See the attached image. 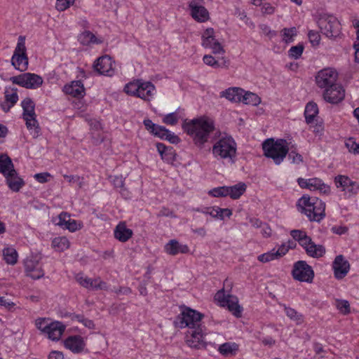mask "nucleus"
Instances as JSON below:
<instances>
[{"label":"nucleus","mask_w":359,"mask_h":359,"mask_svg":"<svg viewBox=\"0 0 359 359\" xmlns=\"http://www.w3.org/2000/svg\"><path fill=\"white\" fill-rule=\"evenodd\" d=\"M335 306L337 309L344 315H347L351 312L349 302L344 299H337Z\"/></svg>","instance_id":"a18cd8bd"},{"label":"nucleus","mask_w":359,"mask_h":359,"mask_svg":"<svg viewBox=\"0 0 359 359\" xmlns=\"http://www.w3.org/2000/svg\"><path fill=\"white\" fill-rule=\"evenodd\" d=\"M76 281L83 287L93 290L94 279L84 276L83 273H78L75 277Z\"/></svg>","instance_id":"79ce46f5"},{"label":"nucleus","mask_w":359,"mask_h":359,"mask_svg":"<svg viewBox=\"0 0 359 359\" xmlns=\"http://www.w3.org/2000/svg\"><path fill=\"white\" fill-rule=\"evenodd\" d=\"M165 250L170 255H176L178 253H187L189 249L187 245L180 244L177 240L172 239L165 245Z\"/></svg>","instance_id":"393cba45"},{"label":"nucleus","mask_w":359,"mask_h":359,"mask_svg":"<svg viewBox=\"0 0 359 359\" xmlns=\"http://www.w3.org/2000/svg\"><path fill=\"white\" fill-rule=\"evenodd\" d=\"M183 130L193 138L194 144L200 149L208 141L210 135L215 130L213 120L206 116H201L182 124Z\"/></svg>","instance_id":"f03ea898"},{"label":"nucleus","mask_w":359,"mask_h":359,"mask_svg":"<svg viewBox=\"0 0 359 359\" xmlns=\"http://www.w3.org/2000/svg\"><path fill=\"white\" fill-rule=\"evenodd\" d=\"M290 235L293 239L299 243V244L306 250V248L313 242L311 238L309 236L306 231L303 230L294 229L290 231Z\"/></svg>","instance_id":"a878e982"},{"label":"nucleus","mask_w":359,"mask_h":359,"mask_svg":"<svg viewBox=\"0 0 359 359\" xmlns=\"http://www.w3.org/2000/svg\"><path fill=\"white\" fill-rule=\"evenodd\" d=\"M110 182L113 184L115 188H120L122 195H125L124 180L122 176H110Z\"/></svg>","instance_id":"8fccbe9b"},{"label":"nucleus","mask_w":359,"mask_h":359,"mask_svg":"<svg viewBox=\"0 0 359 359\" xmlns=\"http://www.w3.org/2000/svg\"><path fill=\"white\" fill-rule=\"evenodd\" d=\"M238 346L236 343L226 342L219 346L218 351L224 356L236 355Z\"/></svg>","instance_id":"72a5a7b5"},{"label":"nucleus","mask_w":359,"mask_h":359,"mask_svg":"<svg viewBox=\"0 0 359 359\" xmlns=\"http://www.w3.org/2000/svg\"><path fill=\"white\" fill-rule=\"evenodd\" d=\"M208 194L212 197H225L228 196L226 186L218 187L208 191Z\"/></svg>","instance_id":"49530a36"},{"label":"nucleus","mask_w":359,"mask_h":359,"mask_svg":"<svg viewBox=\"0 0 359 359\" xmlns=\"http://www.w3.org/2000/svg\"><path fill=\"white\" fill-rule=\"evenodd\" d=\"M237 145L231 136L221 137L215 142L212 148L213 156L217 160L234 163L236 157Z\"/></svg>","instance_id":"20e7f679"},{"label":"nucleus","mask_w":359,"mask_h":359,"mask_svg":"<svg viewBox=\"0 0 359 359\" xmlns=\"http://www.w3.org/2000/svg\"><path fill=\"white\" fill-rule=\"evenodd\" d=\"M243 90L240 88H229L221 93V96L234 102H241V97Z\"/></svg>","instance_id":"c85d7f7f"},{"label":"nucleus","mask_w":359,"mask_h":359,"mask_svg":"<svg viewBox=\"0 0 359 359\" xmlns=\"http://www.w3.org/2000/svg\"><path fill=\"white\" fill-rule=\"evenodd\" d=\"M25 269L27 276L32 279H39L44 276L41 264L33 257L26 259L25 261Z\"/></svg>","instance_id":"f3484780"},{"label":"nucleus","mask_w":359,"mask_h":359,"mask_svg":"<svg viewBox=\"0 0 359 359\" xmlns=\"http://www.w3.org/2000/svg\"><path fill=\"white\" fill-rule=\"evenodd\" d=\"M345 145L346 148L348 149L349 152L353 153L354 154H359V143H356L353 139H349L345 142Z\"/></svg>","instance_id":"6e6d98bb"},{"label":"nucleus","mask_w":359,"mask_h":359,"mask_svg":"<svg viewBox=\"0 0 359 359\" xmlns=\"http://www.w3.org/2000/svg\"><path fill=\"white\" fill-rule=\"evenodd\" d=\"M156 148H157L158 151L161 154L162 158H165V156H167L172 155V148L170 147V149H168L163 143H157Z\"/></svg>","instance_id":"5fc2aeb1"},{"label":"nucleus","mask_w":359,"mask_h":359,"mask_svg":"<svg viewBox=\"0 0 359 359\" xmlns=\"http://www.w3.org/2000/svg\"><path fill=\"white\" fill-rule=\"evenodd\" d=\"M13 168H14V165L11 158L6 154H1L0 156V173L5 177Z\"/></svg>","instance_id":"f704fd0d"},{"label":"nucleus","mask_w":359,"mask_h":359,"mask_svg":"<svg viewBox=\"0 0 359 359\" xmlns=\"http://www.w3.org/2000/svg\"><path fill=\"white\" fill-rule=\"evenodd\" d=\"M292 274L294 279L302 282L311 283L314 277L311 266L303 260L297 261L294 264Z\"/></svg>","instance_id":"9b49d317"},{"label":"nucleus","mask_w":359,"mask_h":359,"mask_svg":"<svg viewBox=\"0 0 359 359\" xmlns=\"http://www.w3.org/2000/svg\"><path fill=\"white\" fill-rule=\"evenodd\" d=\"M65 348L69 349L74 353H79L83 351L86 344L83 339L80 335L69 336L64 341Z\"/></svg>","instance_id":"aec40b11"},{"label":"nucleus","mask_w":359,"mask_h":359,"mask_svg":"<svg viewBox=\"0 0 359 359\" xmlns=\"http://www.w3.org/2000/svg\"><path fill=\"white\" fill-rule=\"evenodd\" d=\"M65 330V327L62 323L55 321L49 324V326L45 332L48 337L53 341H57L61 337Z\"/></svg>","instance_id":"5701e85b"},{"label":"nucleus","mask_w":359,"mask_h":359,"mask_svg":"<svg viewBox=\"0 0 359 359\" xmlns=\"http://www.w3.org/2000/svg\"><path fill=\"white\" fill-rule=\"evenodd\" d=\"M201 45L205 48H210L215 55L223 54L225 50L221 43L215 37L213 28H207L201 36Z\"/></svg>","instance_id":"f8f14e48"},{"label":"nucleus","mask_w":359,"mask_h":359,"mask_svg":"<svg viewBox=\"0 0 359 359\" xmlns=\"http://www.w3.org/2000/svg\"><path fill=\"white\" fill-rule=\"evenodd\" d=\"M6 183L8 187L13 191H18L25 184L23 180L20 177L15 170L13 168L6 176Z\"/></svg>","instance_id":"4be33fe9"},{"label":"nucleus","mask_w":359,"mask_h":359,"mask_svg":"<svg viewBox=\"0 0 359 359\" xmlns=\"http://www.w3.org/2000/svg\"><path fill=\"white\" fill-rule=\"evenodd\" d=\"M12 65L20 72H25L28 68V57L26 54L25 37L20 36L11 58Z\"/></svg>","instance_id":"6e6552de"},{"label":"nucleus","mask_w":359,"mask_h":359,"mask_svg":"<svg viewBox=\"0 0 359 359\" xmlns=\"http://www.w3.org/2000/svg\"><path fill=\"white\" fill-rule=\"evenodd\" d=\"M143 123L145 126V128L151 134L154 132V130L157 127L158 125L154 123L150 119H145L143 121Z\"/></svg>","instance_id":"774afa93"},{"label":"nucleus","mask_w":359,"mask_h":359,"mask_svg":"<svg viewBox=\"0 0 359 359\" xmlns=\"http://www.w3.org/2000/svg\"><path fill=\"white\" fill-rule=\"evenodd\" d=\"M163 121L165 124L174 126L178 121L177 115L175 112L170 113L164 116Z\"/></svg>","instance_id":"4d7b16f0"},{"label":"nucleus","mask_w":359,"mask_h":359,"mask_svg":"<svg viewBox=\"0 0 359 359\" xmlns=\"http://www.w3.org/2000/svg\"><path fill=\"white\" fill-rule=\"evenodd\" d=\"M155 87L151 82L140 80L137 97L148 100L154 95Z\"/></svg>","instance_id":"bb28decb"},{"label":"nucleus","mask_w":359,"mask_h":359,"mask_svg":"<svg viewBox=\"0 0 359 359\" xmlns=\"http://www.w3.org/2000/svg\"><path fill=\"white\" fill-rule=\"evenodd\" d=\"M79 41L83 45H89L90 43H100L101 41L97 40L95 36L89 31L83 32L79 38Z\"/></svg>","instance_id":"4c0bfd02"},{"label":"nucleus","mask_w":359,"mask_h":359,"mask_svg":"<svg viewBox=\"0 0 359 359\" xmlns=\"http://www.w3.org/2000/svg\"><path fill=\"white\" fill-rule=\"evenodd\" d=\"M304 48V47L303 44L300 43L297 46H292L288 50L289 57L295 60L299 58L302 55Z\"/></svg>","instance_id":"de8ad7c7"},{"label":"nucleus","mask_w":359,"mask_h":359,"mask_svg":"<svg viewBox=\"0 0 359 359\" xmlns=\"http://www.w3.org/2000/svg\"><path fill=\"white\" fill-rule=\"evenodd\" d=\"M21 106L23 109L22 116L26 121L27 128L30 131L31 135L36 138L40 134V128L36 119L35 104L30 97H26L22 101Z\"/></svg>","instance_id":"423d86ee"},{"label":"nucleus","mask_w":359,"mask_h":359,"mask_svg":"<svg viewBox=\"0 0 359 359\" xmlns=\"http://www.w3.org/2000/svg\"><path fill=\"white\" fill-rule=\"evenodd\" d=\"M345 93L343 87L339 84H334L325 89L323 97L324 99L330 103L336 104L344 98Z\"/></svg>","instance_id":"a211bd4d"},{"label":"nucleus","mask_w":359,"mask_h":359,"mask_svg":"<svg viewBox=\"0 0 359 359\" xmlns=\"http://www.w3.org/2000/svg\"><path fill=\"white\" fill-rule=\"evenodd\" d=\"M290 151H288V158L292 160V163L299 164L303 162V157L301 154L297 153L294 148V146H289Z\"/></svg>","instance_id":"09e8293b"},{"label":"nucleus","mask_w":359,"mask_h":359,"mask_svg":"<svg viewBox=\"0 0 359 359\" xmlns=\"http://www.w3.org/2000/svg\"><path fill=\"white\" fill-rule=\"evenodd\" d=\"M93 290H107V285L105 282L102 281L100 278L94 279Z\"/></svg>","instance_id":"0e129e2a"},{"label":"nucleus","mask_w":359,"mask_h":359,"mask_svg":"<svg viewBox=\"0 0 359 359\" xmlns=\"http://www.w3.org/2000/svg\"><path fill=\"white\" fill-rule=\"evenodd\" d=\"M264 155L273 159L276 165L280 164L286 157L290 148L285 140L279 139L275 141L272 138L266 140L262 143Z\"/></svg>","instance_id":"39448f33"},{"label":"nucleus","mask_w":359,"mask_h":359,"mask_svg":"<svg viewBox=\"0 0 359 359\" xmlns=\"http://www.w3.org/2000/svg\"><path fill=\"white\" fill-rule=\"evenodd\" d=\"M75 0H57L55 8L59 11H64L74 4Z\"/></svg>","instance_id":"864d4df0"},{"label":"nucleus","mask_w":359,"mask_h":359,"mask_svg":"<svg viewBox=\"0 0 359 359\" xmlns=\"http://www.w3.org/2000/svg\"><path fill=\"white\" fill-rule=\"evenodd\" d=\"M215 299L220 303L222 306H226L236 317L241 316L243 308L239 305L237 297L231 295L229 292L226 293L223 288L215 294Z\"/></svg>","instance_id":"1a4fd4ad"},{"label":"nucleus","mask_w":359,"mask_h":359,"mask_svg":"<svg viewBox=\"0 0 359 359\" xmlns=\"http://www.w3.org/2000/svg\"><path fill=\"white\" fill-rule=\"evenodd\" d=\"M140 79H137L127 83L124 87V91L128 95L137 97L138 90L140 89Z\"/></svg>","instance_id":"37998d69"},{"label":"nucleus","mask_w":359,"mask_h":359,"mask_svg":"<svg viewBox=\"0 0 359 359\" xmlns=\"http://www.w3.org/2000/svg\"><path fill=\"white\" fill-rule=\"evenodd\" d=\"M259 28L262 32L266 36H269L270 39L276 36V32L271 30L270 27L266 25L262 24L259 25Z\"/></svg>","instance_id":"680f3d73"},{"label":"nucleus","mask_w":359,"mask_h":359,"mask_svg":"<svg viewBox=\"0 0 359 359\" xmlns=\"http://www.w3.org/2000/svg\"><path fill=\"white\" fill-rule=\"evenodd\" d=\"M217 212H218V219H224V215H225L227 217H230L232 215L231 210L229 208H221L217 207Z\"/></svg>","instance_id":"69168bd1"},{"label":"nucleus","mask_w":359,"mask_h":359,"mask_svg":"<svg viewBox=\"0 0 359 359\" xmlns=\"http://www.w3.org/2000/svg\"><path fill=\"white\" fill-rule=\"evenodd\" d=\"M152 134L161 139H165L166 134H168V130L163 126L158 125Z\"/></svg>","instance_id":"052dcab7"},{"label":"nucleus","mask_w":359,"mask_h":359,"mask_svg":"<svg viewBox=\"0 0 359 359\" xmlns=\"http://www.w3.org/2000/svg\"><path fill=\"white\" fill-rule=\"evenodd\" d=\"M285 312L288 318L295 321L297 324L303 322V316L292 308L285 306Z\"/></svg>","instance_id":"c03bdc74"},{"label":"nucleus","mask_w":359,"mask_h":359,"mask_svg":"<svg viewBox=\"0 0 359 359\" xmlns=\"http://www.w3.org/2000/svg\"><path fill=\"white\" fill-rule=\"evenodd\" d=\"M257 259L259 262L264 263L269 262L274 259H278L275 254V248L269 252L259 255Z\"/></svg>","instance_id":"3c124183"},{"label":"nucleus","mask_w":359,"mask_h":359,"mask_svg":"<svg viewBox=\"0 0 359 359\" xmlns=\"http://www.w3.org/2000/svg\"><path fill=\"white\" fill-rule=\"evenodd\" d=\"M50 323L46 318H38L35 323L36 327L43 333L46 332Z\"/></svg>","instance_id":"bf43d9fd"},{"label":"nucleus","mask_w":359,"mask_h":359,"mask_svg":"<svg viewBox=\"0 0 359 359\" xmlns=\"http://www.w3.org/2000/svg\"><path fill=\"white\" fill-rule=\"evenodd\" d=\"M3 255L6 262L8 264H15L18 259V253L13 248H7L4 249Z\"/></svg>","instance_id":"ea45409f"},{"label":"nucleus","mask_w":359,"mask_h":359,"mask_svg":"<svg viewBox=\"0 0 359 359\" xmlns=\"http://www.w3.org/2000/svg\"><path fill=\"white\" fill-rule=\"evenodd\" d=\"M318 25L321 32L328 38H336L341 33V25L337 18L332 15H321Z\"/></svg>","instance_id":"0eeeda50"},{"label":"nucleus","mask_w":359,"mask_h":359,"mask_svg":"<svg viewBox=\"0 0 359 359\" xmlns=\"http://www.w3.org/2000/svg\"><path fill=\"white\" fill-rule=\"evenodd\" d=\"M305 251L306 255L311 257L320 258L325 255V248L322 245H316L314 242H312Z\"/></svg>","instance_id":"c756f323"},{"label":"nucleus","mask_w":359,"mask_h":359,"mask_svg":"<svg viewBox=\"0 0 359 359\" xmlns=\"http://www.w3.org/2000/svg\"><path fill=\"white\" fill-rule=\"evenodd\" d=\"M13 92L10 93L8 90L5 91V101L14 105L18 100L17 89H13Z\"/></svg>","instance_id":"603ef678"},{"label":"nucleus","mask_w":359,"mask_h":359,"mask_svg":"<svg viewBox=\"0 0 359 359\" xmlns=\"http://www.w3.org/2000/svg\"><path fill=\"white\" fill-rule=\"evenodd\" d=\"M289 249L288 247L285 244H282L278 250L275 249V254L278 259L280 258L283 255H285Z\"/></svg>","instance_id":"338daca9"},{"label":"nucleus","mask_w":359,"mask_h":359,"mask_svg":"<svg viewBox=\"0 0 359 359\" xmlns=\"http://www.w3.org/2000/svg\"><path fill=\"white\" fill-rule=\"evenodd\" d=\"M338 74L332 68H325L318 72L316 76L317 86L320 88H328L336 84Z\"/></svg>","instance_id":"4468645a"},{"label":"nucleus","mask_w":359,"mask_h":359,"mask_svg":"<svg viewBox=\"0 0 359 359\" xmlns=\"http://www.w3.org/2000/svg\"><path fill=\"white\" fill-rule=\"evenodd\" d=\"M133 236V231L128 229L124 224H118L114 230V236L121 242H126Z\"/></svg>","instance_id":"cd10ccee"},{"label":"nucleus","mask_w":359,"mask_h":359,"mask_svg":"<svg viewBox=\"0 0 359 359\" xmlns=\"http://www.w3.org/2000/svg\"><path fill=\"white\" fill-rule=\"evenodd\" d=\"M56 225L63 229H67L71 232H74L82 227V224L70 218V215L67 212H62L57 218L53 219Z\"/></svg>","instance_id":"2eb2a0df"},{"label":"nucleus","mask_w":359,"mask_h":359,"mask_svg":"<svg viewBox=\"0 0 359 359\" xmlns=\"http://www.w3.org/2000/svg\"><path fill=\"white\" fill-rule=\"evenodd\" d=\"M241 102L245 104L257 106L261 102L260 97L255 93L251 92L242 93Z\"/></svg>","instance_id":"c9c22d12"},{"label":"nucleus","mask_w":359,"mask_h":359,"mask_svg":"<svg viewBox=\"0 0 359 359\" xmlns=\"http://www.w3.org/2000/svg\"><path fill=\"white\" fill-rule=\"evenodd\" d=\"M203 214L208 215L213 218L218 219L217 207H203Z\"/></svg>","instance_id":"e2e57ef3"},{"label":"nucleus","mask_w":359,"mask_h":359,"mask_svg":"<svg viewBox=\"0 0 359 359\" xmlns=\"http://www.w3.org/2000/svg\"><path fill=\"white\" fill-rule=\"evenodd\" d=\"M10 81L28 89H36L43 84V79L39 75L33 73H24L18 76H12Z\"/></svg>","instance_id":"9d476101"},{"label":"nucleus","mask_w":359,"mask_h":359,"mask_svg":"<svg viewBox=\"0 0 359 359\" xmlns=\"http://www.w3.org/2000/svg\"><path fill=\"white\" fill-rule=\"evenodd\" d=\"M308 37L312 46H316L320 43V36L318 32L313 30L309 31Z\"/></svg>","instance_id":"13d9d810"},{"label":"nucleus","mask_w":359,"mask_h":359,"mask_svg":"<svg viewBox=\"0 0 359 359\" xmlns=\"http://www.w3.org/2000/svg\"><path fill=\"white\" fill-rule=\"evenodd\" d=\"M63 91L76 97H81L85 94V88L81 81H74L71 84L65 85Z\"/></svg>","instance_id":"b1692460"},{"label":"nucleus","mask_w":359,"mask_h":359,"mask_svg":"<svg viewBox=\"0 0 359 359\" xmlns=\"http://www.w3.org/2000/svg\"><path fill=\"white\" fill-rule=\"evenodd\" d=\"M282 40L285 43H290L294 41V36L297 35V29L293 27L291 28H284L280 32Z\"/></svg>","instance_id":"a19ab883"},{"label":"nucleus","mask_w":359,"mask_h":359,"mask_svg":"<svg viewBox=\"0 0 359 359\" xmlns=\"http://www.w3.org/2000/svg\"><path fill=\"white\" fill-rule=\"evenodd\" d=\"M52 246L55 250L62 252L69 248V242L65 236L56 237L52 241Z\"/></svg>","instance_id":"e433bc0d"},{"label":"nucleus","mask_w":359,"mask_h":359,"mask_svg":"<svg viewBox=\"0 0 359 359\" xmlns=\"http://www.w3.org/2000/svg\"><path fill=\"white\" fill-rule=\"evenodd\" d=\"M318 114V105L313 102H309L305 108L304 116L307 123H311Z\"/></svg>","instance_id":"473e14b6"},{"label":"nucleus","mask_w":359,"mask_h":359,"mask_svg":"<svg viewBox=\"0 0 359 359\" xmlns=\"http://www.w3.org/2000/svg\"><path fill=\"white\" fill-rule=\"evenodd\" d=\"M94 70L100 74L111 76L114 74L113 62L108 55H104L96 60L93 65Z\"/></svg>","instance_id":"dca6fc26"},{"label":"nucleus","mask_w":359,"mask_h":359,"mask_svg":"<svg viewBox=\"0 0 359 359\" xmlns=\"http://www.w3.org/2000/svg\"><path fill=\"white\" fill-rule=\"evenodd\" d=\"M222 62L219 63V62L215 59V57H213L211 55H205L203 57V62L210 67H214V68H219L222 67H228L229 64V60L226 58L222 57Z\"/></svg>","instance_id":"7c9ffc66"},{"label":"nucleus","mask_w":359,"mask_h":359,"mask_svg":"<svg viewBox=\"0 0 359 359\" xmlns=\"http://www.w3.org/2000/svg\"><path fill=\"white\" fill-rule=\"evenodd\" d=\"M191 15L198 22H205L209 18L208 11L203 6L198 4L196 1H192L189 4Z\"/></svg>","instance_id":"412c9836"},{"label":"nucleus","mask_w":359,"mask_h":359,"mask_svg":"<svg viewBox=\"0 0 359 359\" xmlns=\"http://www.w3.org/2000/svg\"><path fill=\"white\" fill-rule=\"evenodd\" d=\"M228 196L232 199L239 198L246 190V184L243 182H239L234 186L227 187Z\"/></svg>","instance_id":"2f4dec72"},{"label":"nucleus","mask_w":359,"mask_h":359,"mask_svg":"<svg viewBox=\"0 0 359 359\" xmlns=\"http://www.w3.org/2000/svg\"><path fill=\"white\" fill-rule=\"evenodd\" d=\"M297 206L310 222H320L325 217V203L317 197L304 195L298 200Z\"/></svg>","instance_id":"7ed1b4c3"},{"label":"nucleus","mask_w":359,"mask_h":359,"mask_svg":"<svg viewBox=\"0 0 359 359\" xmlns=\"http://www.w3.org/2000/svg\"><path fill=\"white\" fill-rule=\"evenodd\" d=\"M334 184L337 188H341V191L348 198L355 196L359 191V184L346 175H339L336 176Z\"/></svg>","instance_id":"ddd939ff"},{"label":"nucleus","mask_w":359,"mask_h":359,"mask_svg":"<svg viewBox=\"0 0 359 359\" xmlns=\"http://www.w3.org/2000/svg\"><path fill=\"white\" fill-rule=\"evenodd\" d=\"M309 189L311 191L320 190L325 193L327 187L319 178H311L308 180Z\"/></svg>","instance_id":"58836bf2"},{"label":"nucleus","mask_w":359,"mask_h":359,"mask_svg":"<svg viewBox=\"0 0 359 359\" xmlns=\"http://www.w3.org/2000/svg\"><path fill=\"white\" fill-rule=\"evenodd\" d=\"M181 309L174 320L175 326L180 329L188 328L185 339L189 346L196 349L206 348L208 344L212 342L204 339L205 327L201 324L203 314L187 306H182Z\"/></svg>","instance_id":"f257e3e1"},{"label":"nucleus","mask_w":359,"mask_h":359,"mask_svg":"<svg viewBox=\"0 0 359 359\" xmlns=\"http://www.w3.org/2000/svg\"><path fill=\"white\" fill-rule=\"evenodd\" d=\"M334 277L337 279H342L348 273L350 269L349 262L341 255H337L332 264Z\"/></svg>","instance_id":"6ab92c4d"}]
</instances>
